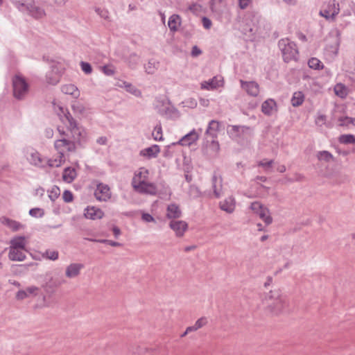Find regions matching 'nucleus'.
Here are the masks:
<instances>
[{
    "mask_svg": "<svg viewBox=\"0 0 355 355\" xmlns=\"http://www.w3.org/2000/svg\"><path fill=\"white\" fill-rule=\"evenodd\" d=\"M250 208L264 222L266 225H269L272 223V218L270 216V210L260 202L255 201L252 202Z\"/></svg>",
    "mask_w": 355,
    "mask_h": 355,
    "instance_id": "423d86ee",
    "label": "nucleus"
},
{
    "mask_svg": "<svg viewBox=\"0 0 355 355\" xmlns=\"http://www.w3.org/2000/svg\"><path fill=\"white\" fill-rule=\"evenodd\" d=\"M64 70V68L61 63H53L51 67V71L46 73V82L53 85L58 83Z\"/></svg>",
    "mask_w": 355,
    "mask_h": 355,
    "instance_id": "9d476101",
    "label": "nucleus"
},
{
    "mask_svg": "<svg viewBox=\"0 0 355 355\" xmlns=\"http://www.w3.org/2000/svg\"><path fill=\"white\" fill-rule=\"evenodd\" d=\"M95 12L103 19L110 21V14L107 10L95 8Z\"/></svg>",
    "mask_w": 355,
    "mask_h": 355,
    "instance_id": "49530a36",
    "label": "nucleus"
},
{
    "mask_svg": "<svg viewBox=\"0 0 355 355\" xmlns=\"http://www.w3.org/2000/svg\"><path fill=\"white\" fill-rule=\"evenodd\" d=\"M42 257L47 259L55 261L58 259V252L55 250H46Z\"/></svg>",
    "mask_w": 355,
    "mask_h": 355,
    "instance_id": "c03bdc74",
    "label": "nucleus"
},
{
    "mask_svg": "<svg viewBox=\"0 0 355 355\" xmlns=\"http://www.w3.org/2000/svg\"><path fill=\"white\" fill-rule=\"evenodd\" d=\"M61 91L64 94L71 95L76 98H77L80 95V92L78 88L73 84L64 85L62 86Z\"/></svg>",
    "mask_w": 355,
    "mask_h": 355,
    "instance_id": "a878e982",
    "label": "nucleus"
},
{
    "mask_svg": "<svg viewBox=\"0 0 355 355\" xmlns=\"http://www.w3.org/2000/svg\"><path fill=\"white\" fill-rule=\"evenodd\" d=\"M317 157L320 161H325L327 162L333 159V155L327 150L319 151L317 154Z\"/></svg>",
    "mask_w": 355,
    "mask_h": 355,
    "instance_id": "58836bf2",
    "label": "nucleus"
},
{
    "mask_svg": "<svg viewBox=\"0 0 355 355\" xmlns=\"http://www.w3.org/2000/svg\"><path fill=\"white\" fill-rule=\"evenodd\" d=\"M211 139L210 144L207 145V149L211 151L212 156H216L220 150V146L218 142L214 140V139Z\"/></svg>",
    "mask_w": 355,
    "mask_h": 355,
    "instance_id": "473e14b6",
    "label": "nucleus"
},
{
    "mask_svg": "<svg viewBox=\"0 0 355 355\" xmlns=\"http://www.w3.org/2000/svg\"><path fill=\"white\" fill-rule=\"evenodd\" d=\"M80 67H81V69L86 74H89L92 71V67L91 64L89 63H88V62H85L82 61L80 62Z\"/></svg>",
    "mask_w": 355,
    "mask_h": 355,
    "instance_id": "5fc2aeb1",
    "label": "nucleus"
},
{
    "mask_svg": "<svg viewBox=\"0 0 355 355\" xmlns=\"http://www.w3.org/2000/svg\"><path fill=\"white\" fill-rule=\"evenodd\" d=\"M199 138L198 133L196 130H191L188 134L185 135L180 141L179 144L182 146H190L196 141Z\"/></svg>",
    "mask_w": 355,
    "mask_h": 355,
    "instance_id": "aec40b11",
    "label": "nucleus"
},
{
    "mask_svg": "<svg viewBox=\"0 0 355 355\" xmlns=\"http://www.w3.org/2000/svg\"><path fill=\"white\" fill-rule=\"evenodd\" d=\"M241 87L245 89L249 95L257 96L259 94V85L256 82H246L241 80Z\"/></svg>",
    "mask_w": 355,
    "mask_h": 355,
    "instance_id": "f3484780",
    "label": "nucleus"
},
{
    "mask_svg": "<svg viewBox=\"0 0 355 355\" xmlns=\"http://www.w3.org/2000/svg\"><path fill=\"white\" fill-rule=\"evenodd\" d=\"M28 297V295L26 293L25 290H19L15 295V299L17 300H23Z\"/></svg>",
    "mask_w": 355,
    "mask_h": 355,
    "instance_id": "13d9d810",
    "label": "nucleus"
},
{
    "mask_svg": "<svg viewBox=\"0 0 355 355\" xmlns=\"http://www.w3.org/2000/svg\"><path fill=\"white\" fill-rule=\"evenodd\" d=\"M235 199L233 196H229L219 203L220 208L228 213L232 214L235 209Z\"/></svg>",
    "mask_w": 355,
    "mask_h": 355,
    "instance_id": "a211bd4d",
    "label": "nucleus"
},
{
    "mask_svg": "<svg viewBox=\"0 0 355 355\" xmlns=\"http://www.w3.org/2000/svg\"><path fill=\"white\" fill-rule=\"evenodd\" d=\"M250 0H239V6L241 10L245 9L250 3Z\"/></svg>",
    "mask_w": 355,
    "mask_h": 355,
    "instance_id": "e2e57ef3",
    "label": "nucleus"
},
{
    "mask_svg": "<svg viewBox=\"0 0 355 355\" xmlns=\"http://www.w3.org/2000/svg\"><path fill=\"white\" fill-rule=\"evenodd\" d=\"M84 215L87 218L96 220L102 218L104 216V213L99 208H96L95 207H88L85 209Z\"/></svg>",
    "mask_w": 355,
    "mask_h": 355,
    "instance_id": "6ab92c4d",
    "label": "nucleus"
},
{
    "mask_svg": "<svg viewBox=\"0 0 355 355\" xmlns=\"http://www.w3.org/2000/svg\"><path fill=\"white\" fill-rule=\"evenodd\" d=\"M308 64L310 68L313 69H319L320 68H322L323 65L321 62L316 58H311L309 60Z\"/></svg>",
    "mask_w": 355,
    "mask_h": 355,
    "instance_id": "37998d69",
    "label": "nucleus"
},
{
    "mask_svg": "<svg viewBox=\"0 0 355 355\" xmlns=\"http://www.w3.org/2000/svg\"><path fill=\"white\" fill-rule=\"evenodd\" d=\"M340 12L339 3L336 0L329 2L327 6L320 11V15L327 19L334 20Z\"/></svg>",
    "mask_w": 355,
    "mask_h": 355,
    "instance_id": "9b49d317",
    "label": "nucleus"
},
{
    "mask_svg": "<svg viewBox=\"0 0 355 355\" xmlns=\"http://www.w3.org/2000/svg\"><path fill=\"white\" fill-rule=\"evenodd\" d=\"M94 196L99 201H107L111 197L110 187L103 183L98 184L94 191Z\"/></svg>",
    "mask_w": 355,
    "mask_h": 355,
    "instance_id": "ddd939ff",
    "label": "nucleus"
},
{
    "mask_svg": "<svg viewBox=\"0 0 355 355\" xmlns=\"http://www.w3.org/2000/svg\"><path fill=\"white\" fill-rule=\"evenodd\" d=\"M76 176V172L74 168L68 167L64 169L62 175L63 180L67 182H71Z\"/></svg>",
    "mask_w": 355,
    "mask_h": 355,
    "instance_id": "7c9ffc66",
    "label": "nucleus"
},
{
    "mask_svg": "<svg viewBox=\"0 0 355 355\" xmlns=\"http://www.w3.org/2000/svg\"><path fill=\"white\" fill-rule=\"evenodd\" d=\"M124 87H125V89L129 93L135 95V96L139 97L141 96V92L139 89H138L137 87L133 86L132 84L124 82L123 83Z\"/></svg>",
    "mask_w": 355,
    "mask_h": 355,
    "instance_id": "4c0bfd02",
    "label": "nucleus"
},
{
    "mask_svg": "<svg viewBox=\"0 0 355 355\" xmlns=\"http://www.w3.org/2000/svg\"><path fill=\"white\" fill-rule=\"evenodd\" d=\"M218 82L216 80V78H213L212 79L209 80L208 81H205L201 83V87L202 89H214L218 87Z\"/></svg>",
    "mask_w": 355,
    "mask_h": 355,
    "instance_id": "c9c22d12",
    "label": "nucleus"
},
{
    "mask_svg": "<svg viewBox=\"0 0 355 355\" xmlns=\"http://www.w3.org/2000/svg\"><path fill=\"white\" fill-rule=\"evenodd\" d=\"M287 306L285 297L278 291H271L262 299L261 309L268 315H277L283 313Z\"/></svg>",
    "mask_w": 355,
    "mask_h": 355,
    "instance_id": "f03ea898",
    "label": "nucleus"
},
{
    "mask_svg": "<svg viewBox=\"0 0 355 355\" xmlns=\"http://www.w3.org/2000/svg\"><path fill=\"white\" fill-rule=\"evenodd\" d=\"M84 266L81 263H71L69 265L65 271V275L69 278H74L79 275L80 270Z\"/></svg>",
    "mask_w": 355,
    "mask_h": 355,
    "instance_id": "4be33fe9",
    "label": "nucleus"
},
{
    "mask_svg": "<svg viewBox=\"0 0 355 355\" xmlns=\"http://www.w3.org/2000/svg\"><path fill=\"white\" fill-rule=\"evenodd\" d=\"M26 249L9 250L8 258L14 261H22L26 259Z\"/></svg>",
    "mask_w": 355,
    "mask_h": 355,
    "instance_id": "393cba45",
    "label": "nucleus"
},
{
    "mask_svg": "<svg viewBox=\"0 0 355 355\" xmlns=\"http://www.w3.org/2000/svg\"><path fill=\"white\" fill-rule=\"evenodd\" d=\"M169 227L178 237H182L188 229V224L183 220H171Z\"/></svg>",
    "mask_w": 355,
    "mask_h": 355,
    "instance_id": "2eb2a0df",
    "label": "nucleus"
},
{
    "mask_svg": "<svg viewBox=\"0 0 355 355\" xmlns=\"http://www.w3.org/2000/svg\"><path fill=\"white\" fill-rule=\"evenodd\" d=\"M71 109L76 114H83L85 112V107L80 102L74 101L71 104Z\"/></svg>",
    "mask_w": 355,
    "mask_h": 355,
    "instance_id": "f704fd0d",
    "label": "nucleus"
},
{
    "mask_svg": "<svg viewBox=\"0 0 355 355\" xmlns=\"http://www.w3.org/2000/svg\"><path fill=\"white\" fill-rule=\"evenodd\" d=\"M29 214L33 217H42L44 214L43 209L40 208H33L29 211Z\"/></svg>",
    "mask_w": 355,
    "mask_h": 355,
    "instance_id": "3c124183",
    "label": "nucleus"
},
{
    "mask_svg": "<svg viewBox=\"0 0 355 355\" xmlns=\"http://www.w3.org/2000/svg\"><path fill=\"white\" fill-rule=\"evenodd\" d=\"M207 323V320L205 317L199 318L193 326L187 327V331H196L199 329L205 326Z\"/></svg>",
    "mask_w": 355,
    "mask_h": 355,
    "instance_id": "2f4dec72",
    "label": "nucleus"
},
{
    "mask_svg": "<svg viewBox=\"0 0 355 355\" xmlns=\"http://www.w3.org/2000/svg\"><path fill=\"white\" fill-rule=\"evenodd\" d=\"M144 172L146 175L144 176L143 180H139L138 183H137V178H132V186L136 191L140 193L155 196L157 193V187L154 183L146 182L148 171V170H145Z\"/></svg>",
    "mask_w": 355,
    "mask_h": 355,
    "instance_id": "39448f33",
    "label": "nucleus"
},
{
    "mask_svg": "<svg viewBox=\"0 0 355 355\" xmlns=\"http://www.w3.org/2000/svg\"><path fill=\"white\" fill-rule=\"evenodd\" d=\"M273 163V160H269L266 162L265 160L260 161L259 162V166H262L264 168L271 167L272 164Z\"/></svg>",
    "mask_w": 355,
    "mask_h": 355,
    "instance_id": "0e129e2a",
    "label": "nucleus"
},
{
    "mask_svg": "<svg viewBox=\"0 0 355 355\" xmlns=\"http://www.w3.org/2000/svg\"><path fill=\"white\" fill-rule=\"evenodd\" d=\"M12 83L14 97L18 100L24 99L29 90V85L26 79L21 75L16 74Z\"/></svg>",
    "mask_w": 355,
    "mask_h": 355,
    "instance_id": "20e7f679",
    "label": "nucleus"
},
{
    "mask_svg": "<svg viewBox=\"0 0 355 355\" xmlns=\"http://www.w3.org/2000/svg\"><path fill=\"white\" fill-rule=\"evenodd\" d=\"M59 189L58 187L55 188V190L51 191V193L49 195V198L51 200L54 201L59 196Z\"/></svg>",
    "mask_w": 355,
    "mask_h": 355,
    "instance_id": "69168bd1",
    "label": "nucleus"
},
{
    "mask_svg": "<svg viewBox=\"0 0 355 355\" xmlns=\"http://www.w3.org/2000/svg\"><path fill=\"white\" fill-rule=\"evenodd\" d=\"M340 125L345 126L349 124H355V118H351L348 116L340 117L339 119Z\"/></svg>",
    "mask_w": 355,
    "mask_h": 355,
    "instance_id": "09e8293b",
    "label": "nucleus"
},
{
    "mask_svg": "<svg viewBox=\"0 0 355 355\" xmlns=\"http://www.w3.org/2000/svg\"><path fill=\"white\" fill-rule=\"evenodd\" d=\"M334 92L337 96L341 98H344L347 94L346 87L341 83L336 85L334 87Z\"/></svg>",
    "mask_w": 355,
    "mask_h": 355,
    "instance_id": "e433bc0d",
    "label": "nucleus"
},
{
    "mask_svg": "<svg viewBox=\"0 0 355 355\" xmlns=\"http://www.w3.org/2000/svg\"><path fill=\"white\" fill-rule=\"evenodd\" d=\"M220 123L216 120H211L206 130L207 141L209 142V137L214 139L217 137V132L219 131Z\"/></svg>",
    "mask_w": 355,
    "mask_h": 355,
    "instance_id": "dca6fc26",
    "label": "nucleus"
},
{
    "mask_svg": "<svg viewBox=\"0 0 355 355\" xmlns=\"http://www.w3.org/2000/svg\"><path fill=\"white\" fill-rule=\"evenodd\" d=\"M160 151V148L158 145H153L150 147L146 148L141 151L140 154L143 156L148 157H156Z\"/></svg>",
    "mask_w": 355,
    "mask_h": 355,
    "instance_id": "bb28decb",
    "label": "nucleus"
},
{
    "mask_svg": "<svg viewBox=\"0 0 355 355\" xmlns=\"http://www.w3.org/2000/svg\"><path fill=\"white\" fill-rule=\"evenodd\" d=\"M304 101V95L302 92H295L291 98V104L293 107L301 105Z\"/></svg>",
    "mask_w": 355,
    "mask_h": 355,
    "instance_id": "c756f323",
    "label": "nucleus"
},
{
    "mask_svg": "<svg viewBox=\"0 0 355 355\" xmlns=\"http://www.w3.org/2000/svg\"><path fill=\"white\" fill-rule=\"evenodd\" d=\"M103 72L107 76H112L114 74L115 71L112 66L105 65L102 67Z\"/></svg>",
    "mask_w": 355,
    "mask_h": 355,
    "instance_id": "6e6d98bb",
    "label": "nucleus"
},
{
    "mask_svg": "<svg viewBox=\"0 0 355 355\" xmlns=\"http://www.w3.org/2000/svg\"><path fill=\"white\" fill-rule=\"evenodd\" d=\"M139 61V57L136 53L130 55L128 59V63L130 68L135 69Z\"/></svg>",
    "mask_w": 355,
    "mask_h": 355,
    "instance_id": "79ce46f5",
    "label": "nucleus"
},
{
    "mask_svg": "<svg viewBox=\"0 0 355 355\" xmlns=\"http://www.w3.org/2000/svg\"><path fill=\"white\" fill-rule=\"evenodd\" d=\"M189 193L193 198H198L200 195V191L198 188L194 185H191L189 187Z\"/></svg>",
    "mask_w": 355,
    "mask_h": 355,
    "instance_id": "864d4df0",
    "label": "nucleus"
},
{
    "mask_svg": "<svg viewBox=\"0 0 355 355\" xmlns=\"http://www.w3.org/2000/svg\"><path fill=\"white\" fill-rule=\"evenodd\" d=\"M107 138L105 137H101L97 140L96 142L100 145H105L107 144Z\"/></svg>",
    "mask_w": 355,
    "mask_h": 355,
    "instance_id": "774afa93",
    "label": "nucleus"
},
{
    "mask_svg": "<svg viewBox=\"0 0 355 355\" xmlns=\"http://www.w3.org/2000/svg\"><path fill=\"white\" fill-rule=\"evenodd\" d=\"M26 241L25 236L13 237L10 241L9 250L26 249Z\"/></svg>",
    "mask_w": 355,
    "mask_h": 355,
    "instance_id": "b1692460",
    "label": "nucleus"
},
{
    "mask_svg": "<svg viewBox=\"0 0 355 355\" xmlns=\"http://www.w3.org/2000/svg\"><path fill=\"white\" fill-rule=\"evenodd\" d=\"M158 113L162 116L171 117L172 115L178 112V110L171 106L170 103L165 101H157L156 105Z\"/></svg>",
    "mask_w": 355,
    "mask_h": 355,
    "instance_id": "f8f14e48",
    "label": "nucleus"
},
{
    "mask_svg": "<svg viewBox=\"0 0 355 355\" xmlns=\"http://www.w3.org/2000/svg\"><path fill=\"white\" fill-rule=\"evenodd\" d=\"M59 110L60 112L58 113L60 119L66 125L72 139L71 140L65 138L64 137L67 135L66 132L63 130L58 128L60 134L64 137L55 141L54 147L60 154V157L62 158L66 152H74L76 150V143L80 144L82 141H85L86 132L83 127L78 123L67 108L60 107Z\"/></svg>",
    "mask_w": 355,
    "mask_h": 355,
    "instance_id": "f257e3e1",
    "label": "nucleus"
},
{
    "mask_svg": "<svg viewBox=\"0 0 355 355\" xmlns=\"http://www.w3.org/2000/svg\"><path fill=\"white\" fill-rule=\"evenodd\" d=\"M12 4L21 12H24L25 5L28 0H10Z\"/></svg>",
    "mask_w": 355,
    "mask_h": 355,
    "instance_id": "de8ad7c7",
    "label": "nucleus"
},
{
    "mask_svg": "<svg viewBox=\"0 0 355 355\" xmlns=\"http://www.w3.org/2000/svg\"><path fill=\"white\" fill-rule=\"evenodd\" d=\"M27 159L31 164L40 168L44 167L46 164L51 167L54 166H58L60 164V162L59 164H54L51 159L46 161L37 151L33 149L27 152Z\"/></svg>",
    "mask_w": 355,
    "mask_h": 355,
    "instance_id": "6e6552de",
    "label": "nucleus"
},
{
    "mask_svg": "<svg viewBox=\"0 0 355 355\" xmlns=\"http://www.w3.org/2000/svg\"><path fill=\"white\" fill-rule=\"evenodd\" d=\"M202 23L203 27L205 29H209L212 25L211 21L207 17H203L202 18Z\"/></svg>",
    "mask_w": 355,
    "mask_h": 355,
    "instance_id": "bf43d9fd",
    "label": "nucleus"
},
{
    "mask_svg": "<svg viewBox=\"0 0 355 355\" xmlns=\"http://www.w3.org/2000/svg\"><path fill=\"white\" fill-rule=\"evenodd\" d=\"M62 198L65 202H70L73 199V193L69 190H65L62 194Z\"/></svg>",
    "mask_w": 355,
    "mask_h": 355,
    "instance_id": "4d7b16f0",
    "label": "nucleus"
},
{
    "mask_svg": "<svg viewBox=\"0 0 355 355\" xmlns=\"http://www.w3.org/2000/svg\"><path fill=\"white\" fill-rule=\"evenodd\" d=\"M1 221L13 231L19 230L22 226L19 223L6 217L1 218Z\"/></svg>",
    "mask_w": 355,
    "mask_h": 355,
    "instance_id": "c85d7f7f",
    "label": "nucleus"
},
{
    "mask_svg": "<svg viewBox=\"0 0 355 355\" xmlns=\"http://www.w3.org/2000/svg\"><path fill=\"white\" fill-rule=\"evenodd\" d=\"M218 181L217 176L216 175L212 177V187L214 189V193L216 198H218L220 196V189H218L216 186V182Z\"/></svg>",
    "mask_w": 355,
    "mask_h": 355,
    "instance_id": "8fccbe9b",
    "label": "nucleus"
},
{
    "mask_svg": "<svg viewBox=\"0 0 355 355\" xmlns=\"http://www.w3.org/2000/svg\"><path fill=\"white\" fill-rule=\"evenodd\" d=\"M153 137L156 141H162L163 140V136H162V128L161 126V124H157L152 133Z\"/></svg>",
    "mask_w": 355,
    "mask_h": 355,
    "instance_id": "ea45409f",
    "label": "nucleus"
},
{
    "mask_svg": "<svg viewBox=\"0 0 355 355\" xmlns=\"http://www.w3.org/2000/svg\"><path fill=\"white\" fill-rule=\"evenodd\" d=\"M66 283V280L62 275L55 274L46 278L45 283L42 285L47 294H53L55 293V289L61 285Z\"/></svg>",
    "mask_w": 355,
    "mask_h": 355,
    "instance_id": "0eeeda50",
    "label": "nucleus"
},
{
    "mask_svg": "<svg viewBox=\"0 0 355 355\" xmlns=\"http://www.w3.org/2000/svg\"><path fill=\"white\" fill-rule=\"evenodd\" d=\"M40 288L35 286H31L26 288L25 292L28 295V297L30 296H37L39 293Z\"/></svg>",
    "mask_w": 355,
    "mask_h": 355,
    "instance_id": "a18cd8bd",
    "label": "nucleus"
},
{
    "mask_svg": "<svg viewBox=\"0 0 355 355\" xmlns=\"http://www.w3.org/2000/svg\"><path fill=\"white\" fill-rule=\"evenodd\" d=\"M24 8L23 12H26L35 19H40L46 16L44 9L37 4L35 0H28Z\"/></svg>",
    "mask_w": 355,
    "mask_h": 355,
    "instance_id": "1a4fd4ad",
    "label": "nucleus"
},
{
    "mask_svg": "<svg viewBox=\"0 0 355 355\" xmlns=\"http://www.w3.org/2000/svg\"><path fill=\"white\" fill-rule=\"evenodd\" d=\"M341 144H349L355 143V137L352 135H342L339 137Z\"/></svg>",
    "mask_w": 355,
    "mask_h": 355,
    "instance_id": "a19ab883",
    "label": "nucleus"
},
{
    "mask_svg": "<svg viewBox=\"0 0 355 355\" xmlns=\"http://www.w3.org/2000/svg\"><path fill=\"white\" fill-rule=\"evenodd\" d=\"M252 128L246 125H231L230 129L227 130L228 133L233 138H239L245 135H250Z\"/></svg>",
    "mask_w": 355,
    "mask_h": 355,
    "instance_id": "4468645a",
    "label": "nucleus"
},
{
    "mask_svg": "<svg viewBox=\"0 0 355 355\" xmlns=\"http://www.w3.org/2000/svg\"><path fill=\"white\" fill-rule=\"evenodd\" d=\"M278 46L280 49L284 62H288L291 60H295L298 55L297 45L294 42L288 38L282 39L278 42Z\"/></svg>",
    "mask_w": 355,
    "mask_h": 355,
    "instance_id": "7ed1b4c3",
    "label": "nucleus"
},
{
    "mask_svg": "<svg viewBox=\"0 0 355 355\" xmlns=\"http://www.w3.org/2000/svg\"><path fill=\"white\" fill-rule=\"evenodd\" d=\"M261 111L266 115H272L274 112L277 111L276 102L271 98L267 99L262 103Z\"/></svg>",
    "mask_w": 355,
    "mask_h": 355,
    "instance_id": "5701e85b",
    "label": "nucleus"
},
{
    "mask_svg": "<svg viewBox=\"0 0 355 355\" xmlns=\"http://www.w3.org/2000/svg\"><path fill=\"white\" fill-rule=\"evenodd\" d=\"M182 211L179 206L175 203L168 205L166 209V217L171 220H176L180 218Z\"/></svg>",
    "mask_w": 355,
    "mask_h": 355,
    "instance_id": "412c9836",
    "label": "nucleus"
},
{
    "mask_svg": "<svg viewBox=\"0 0 355 355\" xmlns=\"http://www.w3.org/2000/svg\"><path fill=\"white\" fill-rule=\"evenodd\" d=\"M133 355H154V353L148 349L139 347L133 353Z\"/></svg>",
    "mask_w": 355,
    "mask_h": 355,
    "instance_id": "603ef678",
    "label": "nucleus"
},
{
    "mask_svg": "<svg viewBox=\"0 0 355 355\" xmlns=\"http://www.w3.org/2000/svg\"><path fill=\"white\" fill-rule=\"evenodd\" d=\"M142 171H139L138 173H136L134 178H137V183H138V181L140 180L144 179V176L146 175L145 170L144 168H141Z\"/></svg>",
    "mask_w": 355,
    "mask_h": 355,
    "instance_id": "338daca9",
    "label": "nucleus"
},
{
    "mask_svg": "<svg viewBox=\"0 0 355 355\" xmlns=\"http://www.w3.org/2000/svg\"><path fill=\"white\" fill-rule=\"evenodd\" d=\"M159 62L151 59L148 61L147 66L146 67V71L148 74H153L155 70L158 68Z\"/></svg>",
    "mask_w": 355,
    "mask_h": 355,
    "instance_id": "72a5a7b5",
    "label": "nucleus"
},
{
    "mask_svg": "<svg viewBox=\"0 0 355 355\" xmlns=\"http://www.w3.org/2000/svg\"><path fill=\"white\" fill-rule=\"evenodd\" d=\"M141 218L144 221L148 222V223L155 221L154 218L150 214H147V213L143 214L142 216H141Z\"/></svg>",
    "mask_w": 355,
    "mask_h": 355,
    "instance_id": "680f3d73",
    "label": "nucleus"
},
{
    "mask_svg": "<svg viewBox=\"0 0 355 355\" xmlns=\"http://www.w3.org/2000/svg\"><path fill=\"white\" fill-rule=\"evenodd\" d=\"M181 24V19L178 15H173L169 17L168 21V28L171 31H176Z\"/></svg>",
    "mask_w": 355,
    "mask_h": 355,
    "instance_id": "cd10ccee",
    "label": "nucleus"
},
{
    "mask_svg": "<svg viewBox=\"0 0 355 355\" xmlns=\"http://www.w3.org/2000/svg\"><path fill=\"white\" fill-rule=\"evenodd\" d=\"M200 54H202V51L197 46H193L192 47V50L191 52V56L197 57V56L200 55Z\"/></svg>",
    "mask_w": 355,
    "mask_h": 355,
    "instance_id": "052dcab7",
    "label": "nucleus"
}]
</instances>
